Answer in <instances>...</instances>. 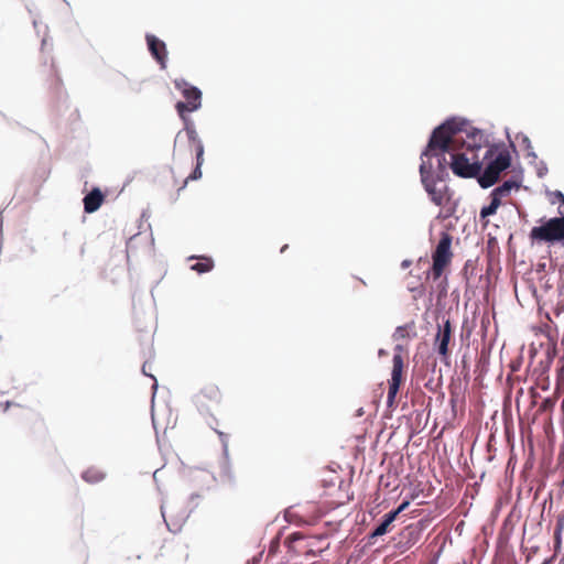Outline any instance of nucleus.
<instances>
[{"mask_svg":"<svg viewBox=\"0 0 564 564\" xmlns=\"http://www.w3.org/2000/svg\"><path fill=\"white\" fill-rule=\"evenodd\" d=\"M82 477L86 482L97 484L105 479L106 474L99 468L90 467L83 473Z\"/></svg>","mask_w":564,"mask_h":564,"instance_id":"nucleus-15","label":"nucleus"},{"mask_svg":"<svg viewBox=\"0 0 564 564\" xmlns=\"http://www.w3.org/2000/svg\"><path fill=\"white\" fill-rule=\"evenodd\" d=\"M452 324L449 319H446L443 326L438 327V332L435 337V344L437 345V351L443 360L448 357V344L452 338Z\"/></svg>","mask_w":564,"mask_h":564,"instance_id":"nucleus-12","label":"nucleus"},{"mask_svg":"<svg viewBox=\"0 0 564 564\" xmlns=\"http://www.w3.org/2000/svg\"><path fill=\"white\" fill-rule=\"evenodd\" d=\"M410 502L409 501H403L395 510L391 511L390 513H394V518L397 519V517L402 512L404 511L408 507H409Z\"/></svg>","mask_w":564,"mask_h":564,"instance_id":"nucleus-24","label":"nucleus"},{"mask_svg":"<svg viewBox=\"0 0 564 564\" xmlns=\"http://www.w3.org/2000/svg\"><path fill=\"white\" fill-rule=\"evenodd\" d=\"M145 368H147V364H144L142 366V372L148 376V369H145Z\"/></svg>","mask_w":564,"mask_h":564,"instance_id":"nucleus-25","label":"nucleus"},{"mask_svg":"<svg viewBox=\"0 0 564 564\" xmlns=\"http://www.w3.org/2000/svg\"><path fill=\"white\" fill-rule=\"evenodd\" d=\"M286 248H288V245H284V247L281 249V252H283L284 249H286Z\"/></svg>","mask_w":564,"mask_h":564,"instance_id":"nucleus-26","label":"nucleus"},{"mask_svg":"<svg viewBox=\"0 0 564 564\" xmlns=\"http://www.w3.org/2000/svg\"><path fill=\"white\" fill-rule=\"evenodd\" d=\"M394 356L392 359V371H391V380L389 381V391H388V405L391 406L394 402V399L398 394L400 386L403 381V370H404V360L402 357L403 347L401 345H397L394 347Z\"/></svg>","mask_w":564,"mask_h":564,"instance_id":"nucleus-7","label":"nucleus"},{"mask_svg":"<svg viewBox=\"0 0 564 564\" xmlns=\"http://www.w3.org/2000/svg\"><path fill=\"white\" fill-rule=\"evenodd\" d=\"M395 520L394 513H387L383 521L375 529L371 536H381L389 531L390 524Z\"/></svg>","mask_w":564,"mask_h":564,"instance_id":"nucleus-17","label":"nucleus"},{"mask_svg":"<svg viewBox=\"0 0 564 564\" xmlns=\"http://www.w3.org/2000/svg\"><path fill=\"white\" fill-rule=\"evenodd\" d=\"M516 187H518L517 182L511 181V180L505 181L500 186L496 187L492 191V194L501 199L503 196L509 195L511 189H513Z\"/></svg>","mask_w":564,"mask_h":564,"instance_id":"nucleus-18","label":"nucleus"},{"mask_svg":"<svg viewBox=\"0 0 564 564\" xmlns=\"http://www.w3.org/2000/svg\"><path fill=\"white\" fill-rule=\"evenodd\" d=\"M414 324H406L403 326H398L393 333L394 340H403L410 337V330L413 329Z\"/></svg>","mask_w":564,"mask_h":564,"instance_id":"nucleus-21","label":"nucleus"},{"mask_svg":"<svg viewBox=\"0 0 564 564\" xmlns=\"http://www.w3.org/2000/svg\"><path fill=\"white\" fill-rule=\"evenodd\" d=\"M292 542L303 540L302 554L306 557H315L321 555L324 551L329 547V543H326L324 535L311 536L305 539L301 533H293L289 536Z\"/></svg>","mask_w":564,"mask_h":564,"instance_id":"nucleus-10","label":"nucleus"},{"mask_svg":"<svg viewBox=\"0 0 564 564\" xmlns=\"http://www.w3.org/2000/svg\"><path fill=\"white\" fill-rule=\"evenodd\" d=\"M147 43L152 56L156 59L162 68H165L167 59L165 43L152 34L147 35Z\"/></svg>","mask_w":564,"mask_h":564,"instance_id":"nucleus-13","label":"nucleus"},{"mask_svg":"<svg viewBox=\"0 0 564 564\" xmlns=\"http://www.w3.org/2000/svg\"><path fill=\"white\" fill-rule=\"evenodd\" d=\"M561 217L549 219L544 225L533 227L530 232L532 240L553 242L564 240V209L558 207Z\"/></svg>","mask_w":564,"mask_h":564,"instance_id":"nucleus-3","label":"nucleus"},{"mask_svg":"<svg viewBox=\"0 0 564 564\" xmlns=\"http://www.w3.org/2000/svg\"><path fill=\"white\" fill-rule=\"evenodd\" d=\"M552 199H551V203L552 204H556L557 202L564 206V194L560 191H555L553 194H552Z\"/></svg>","mask_w":564,"mask_h":564,"instance_id":"nucleus-23","label":"nucleus"},{"mask_svg":"<svg viewBox=\"0 0 564 564\" xmlns=\"http://www.w3.org/2000/svg\"><path fill=\"white\" fill-rule=\"evenodd\" d=\"M52 51V44H48L46 39L42 40L41 53L44 56V70L43 75L45 77V82L47 84L48 89L54 93H58L62 88V79L58 75L56 66L52 56L50 55Z\"/></svg>","mask_w":564,"mask_h":564,"instance_id":"nucleus-8","label":"nucleus"},{"mask_svg":"<svg viewBox=\"0 0 564 564\" xmlns=\"http://www.w3.org/2000/svg\"><path fill=\"white\" fill-rule=\"evenodd\" d=\"M187 134L189 140L195 142V153H196V166L194 171L186 177L185 184L188 181H195L202 177V165L204 163V145L202 141L197 138L195 130H187Z\"/></svg>","mask_w":564,"mask_h":564,"instance_id":"nucleus-11","label":"nucleus"},{"mask_svg":"<svg viewBox=\"0 0 564 564\" xmlns=\"http://www.w3.org/2000/svg\"><path fill=\"white\" fill-rule=\"evenodd\" d=\"M420 531L415 525H408L401 532V536L406 539L409 546L413 545L419 540Z\"/></svg>","mask_w":564,"mask_h":564,"instance_id":"nucleus-19","label":"nucleus"},{"mask_svg":"<svg viewBox=\"0 0 564 564\" xmlns=\"http://www.w3.org/2000/svg\"><path fill=\"white\" fill-rule=\"evenodd\" d=\"M468 138L466 142L453 120L434 129L422 154L430 161L436 158L438 178L443 177L448 166L455 175L464 178L476 177L480 173L482 160L479 151L482 149L484 134L474 131Z\"/></svg>","mask_w":564,"mask_h":564,"instance_id":"nucleus-1","label":"nucleus"},{"mask_svg":"<svg viewBox=\"0 0 564 564\" xmlns=\"http://www.w3.org/2000/svg\"><path fill=\"white\" fill-rule=\"evenodd\" d=\"M491 202L488 206H484L480 210V219H486L487 217L496 214L497 209L501 205V199L491 193L490 195Z\"/></svg>","mask_w":564,"mask_h":564,"instance_id":"nucleus-16","label":"nucleus"},{"mask_svg":"<svg viewBox=\"0 0 564 564\" xmlns=\"http://www.w3.org/2000/svg\"><path fill=\"white\" fill-rule=\"evenodd\" d=\"M491 159L488 162L482 175L479 177L481 187L487 188L492 186L499 178L502 171L507 170L511 164V156L507 149L497 151L490 148L486 151L482 160Z\"/></svg>","mask_w":564,"mask_h":564,"instance_id":"nucleus-2","label":"nucleus"},{"mask_svg":"<svg viewBox=\"0 0 564 564\" xmlns=\"http://www.w3.org/2000/svg\"><path fill=\"white\" fill-rule=\"evenodd\" d=\"M420 175L422 184L429 193L432 202L437 206H444L447 200L446 194L435 187L436 180L440 178L437 177V173L434 171L431 161L423 158V154H421Z\"/></svg>","mask_w":564,"mask_h":564,"instance_id":"nucleus-6","label":"nucleus"},{"mask_svg":"<svg viewBox=\"0 0 564 564\" xmlns=\"http://www.w3.org/2000/svg\"><path fill=\"white\" fill-rule=\"evenodd\" d=\"M564 530V514H561L558 518H557V522H556V527H555V530H554V544H555V549H560L561 547V543H562V532Z\"/></svg>","mask_w":564,"mask_h":564,"instance_id":"nucleus-22","label":"nucleus"},{"mask_svg":"<svg viewBox=\"0 0 564 564\" xmlns=\"http://www.w3.org/2000/svg\"><path fill=\"white\" fill-rule=\"evenodd\" d=\"M223 401V393L214 382H206L195 394V404L202 411H209Z\"/></svg>","mask_w":564,"mask_h":564,"instance_id":"nucleus-9","label":"nucleus"},{"mask_svg":"<svg viewBox=\"0 0 564 564\" xmlns=\"http://www.w3.org/2000/svg\"><path fill=\"white\" fill-rule=\"evenodd\" d=\"M174 86L180 90L186 101H178L175 105L178 116L185 120V113L193 112L202 106V91L188 84L185 79H175Z\"/></svg>","mask_w":564,"mask_h":564,"instance_id":"nucleus-5","label":"nucleus"},{"mask_svg":"<svg viewBox=\"0 0 564 564\" xmlns=\"http://www.w3.org/2000/svg\"><path fill=\"white\" fill-rule=\"evenodd\" d=\"M105 200V196L99 188H94L84 197V210L88 214L99 209Z\"/></svg>","mask_w":564,"mask_h":564,"instance_id":"nucleus-14","label":"nucleus"},{"mask_svg":"<svg viewBox=\"0 0 564 564\" xmlns=\"http://www.w3.org/2000/svg\"><path fill=\"white\" fill-rule=\"evenodd\" d=\"M214 268V261L210 258H202L200 261L192 265V270L198 273L209 272Z\"/></svg>","mask_w":564,"mask_h":564,"instance_id":"nucleus-20","label":"nucleus"},{"mask_svg":"<svg viewBox=\"0 0 564 564\" xmlns=\"http://www.w3.org/2000/svg\"><path fill=\"white\" fill-rule=\"evenodd\" d=\"M453 237L448 232H442L438 243L432 253L431 274L434 281L438 280L453 259L452 252Z\"/></svg>","mask_w":564,"mask_h":564,"instance_id":"nucleus-4","label":"nucleus"}]
</instances>
